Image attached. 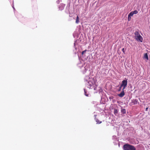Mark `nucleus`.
Wrapping results in <instances>:
<instances>
[{"label":"nucleus","instance_id":"obj_1","mask_svg":"<svg viewBox=\"0 0 150 150\" xmlns=\"http://www.w3.org/2000/svg\"><path fill=\"white\" fill-rule=\"evenodd\" d=\"M85 80L86 81V85L88 88L90 89L93 88L94 90H96L97 86L95 80L93 78H90L87 76L86 77Z\"/></svg>","mask_w":150,"mask_h":150},{"label":"nucleus","instance_id":"obj_2","mask_svg":"<svg viewBox=\"0 0 150 150\" xmlns=\"http://www.w3.org/2000/svg\"><path fill=\"white\" fill-rule=\"evenodd\" d=\"M135 39L138 42H142L143 38L140 35L139 33L137 31L134 33Z\"/></svg>","mask_w":150,"mask_h":150},{"label":"nucleus","instance_id":"obj_3","mask_svg":"<svg viewBox=\"0 0 150 150\" xmlns=\"http://www.w3.org/2000/svg\"><path fill=\"white\" fill-rule=\"evenodd\" d=\"M124 150H136V148L134 146L128 144H126L124 145Z\"/></svg>","mask_w":150,"mask_h":150},{"label":"nucleus","instance_id":"obj_4","mask_svg":"<svg viewBox=\"0 0 150 150\" xmlns=\"http://www.w3.org/2000/svg\"><path fill=\"white\" fill-rule=\"evenodd\" d=\"M127 80H124L122 81V83L121 84V87H123V88L122 90H124L125 88L127 85Z\"/></svg>","mask_w":150,"mask_h":150},{"label":"nucleus","instance_id":"obj_5","mask_svg":"<svg viewBox=\"0 0 150 150\" xmlns=\"http://www.w3.org/2000/svg\"><path fill=\"white\" fill-rule=\"evenodd\" d=\"M138 100L137 99H133L132 101V105H135L137 103Z\"/></svg>","mask_w":150,"mask_h":150},{"label":"nucleus","instance_id":"obj_6","mask_svg":"<svg viewBox=\"0 0 150 150\" xmlns=\"http://www.w3.org/2000/svg\"><path fill=\"white\" fill-rule=\"evenodd\" d=\"M122 90V91L121 93L120 94H118V96L120 97H122L125 95L124 90Z\"/></svg>","mask_w":150,"mask_h":150},{"label":"nucleus","instance_id":"obj_7","mask_svg":"<svg viewBox=\"0 0 150 150\" xmlns=\"http://www.w3.org/2000/svg\"><path fill=\"white\" fill-rule=\"evenodd\" d=\"M65 6V5L64 4H61L59 7V9L61 10H62L63 9Z\"/></svg>","mask_w":150,"mask_h":150},{"label":"nucleus","instance_id":"obj_8","mask_svg":"<svg viewBox=\"0 0 150 150\" xmlns=\"http://www.w3.org/2000/svg\"><path fill=\"white\" fill-rule=\"evenodd\" d=\"M85 71H83V74H85L86 72H87V71L88 70V66H86L84 67Z\"/></svg>","mask_w":150,"mask_h":150},{"label":"nucleus","instance_id":"obj_9","mask_svg":"<svg viewBox=\"0 0 150 150\" xmlns=\"http://www.w3.org/2000/svg\"><path fill=\"white\" fill-rule=\"evenodd\" d=\"M144 58L146 59L147 60L149 59L148 57L147 53H145L144 56Z\"/></svg>","mask_w":150,"mask_h":150},{"label":"nucleus","instance_id":"obj_10","mask_svg":"<svg viewBox=\"0 0 150 150\" xmlns=\"http://www.w3.org/2000/svg\"><path fill=\"white\" fill-rule=\"evenodd\" d=\"M121 112L123 114H125L126 112L125 109H124L121 110Z\"/></svg>","mask_w":150,"mask_h":150},{"label":"nucleus","instance_id":"obj_11","mask_svg":"<svg viewBox=\"0 0 150 150\" xmlns=\"http://www.w3.org/2000/svg\"><path fill=\"white\" fill-rule=\"evenodd\" d=\"M79 18L78 16H77L76 20V23H78L79 22Z\"/></svg>","mask_w":150,"mask_h":150},{"label":"nucleus","instance_id":"obj_12","mask_svg":"<svg viewBox=\"0 0 150 150\" xmlns=\"http://www.w3.org/2000/svg\"><path fill=\"white\" fill-rule=\"evenodd\" d=\"M84 89V93H85V95L87 96H89L88 94L87 93V92L86 91V90L85 89Z\"/></svg>","mask_w":150,"mask_h":150},{"label":"nucleus","instance_id":"obj_13","mask_svg":"<svg viewBox=\"0 0 150 150\" xmlns=\"http://www.w3.org/2000/svg\"><path fill=\"white\" fill-rule=\"evenodd\" d=\"M133 14H137L138 13V11H137L135 10L133 11H132Z\"/></svg>","mask_w":150,"mask_h":150},{"label":"nucleus","instance_id":"obj_14","mask_svg":"<svg viewBox=\"0 0 150 150\" xmlns=\"http://www.w3.org/2000/svg\"><path fill=\"white\" fill-rule=\"evenodd\" d=\"M133 15V13H132V11L129 13V14L128 15V16L131 17V16H132Z\"/></svg>","mask_w":150,"mask_h":150},{"label":"nucleus","instance_id":"obj_15","mask_svg":"<svg viewBox=\"0 0 150 150\" xmlns=\"http://www.w3.org/2000/svg\"><path fill=\"white\" fill-rule=\"evenodd\" d=\"M96 121L97 123L99 124L101 123L102 122L101 121L100 122L99 120L98 119L96 120Z\"/></svg>","mask_w":150,"mask_h":150},{"label":"nucleus","instance_id":"obj_16","mask_svg":"<svg viewBox=\"0 0 150 150\" xmlns=\"http://www.w3.org/2000/svg\"><path fill=\"white\" fill-rule=\"evenodd\" d=\"M118 112L117 110V109H115L114 110V114L117 113Z\"/></svg>","mask_w":150,"mask_h":150},{"label":"nucleus","instance_id":"obj_17","mask_svg":"<svg viewBox=\"0 0 150 150\" xmlns=\"http://www.w3.org/2000/svg\"><path fill=\"white\" fill-rule=\"evenodd\" d=\"M131 19V17L128 16V21H130Z\"/></svg>","mask_w":150,"mask_h":150},{"label":"nucleus","instance_id":"obj_18","mask_svg":"<svg viewBox=\"0 0 150 150\" xmlns=\"http://www.w3.org/2000/svg\"><path fill=\"white\" fill-rule=\"evenodd\" d=\"M86 50L83 51L82 52V53H81L82 54V55L84 53H85L86 52Z\"/></svg>","mask_w":150,"mask_h":150},{"label":"nucleus","instance_id":"obj_19","mask_svg":"<svg viewBox=\"0 0 150 150\" xmlns=\"http://www.w3.org/2000/svg\"><path fill=\"white\" fill-rule=\"evenodd\" d=\"M122 50L123 52L124 53H125V49H124V48H123L122 49Z\"/></svg>","mask_w":150,"mask_h":150},{"label":"nucleus","instance_id":"obj_20","mask_svg":"<svg viewBox=\"0 0 150 150\" xmlns=\"http://www.w3.org/2000/svg\"><path fill=\"white\" fill-rule=\"evenodd\" d=\"M121 88L122 87H121V86H120V88H119V89L118 90V91H120L121 90Z\"/></svg>","mask_w":150,"mask_h":150},{"label":"nucleus","instance_id":"obj_21","mask_svg":"<svg viewBox=\"0 0 150 150\" xmlns=\"http://www.w3.org/2000/svg\"><path fill=\"white\" fill-rule=\"evenodd\" d=\"M148 109V108H146V111H147Z\"/></svg>","mask_w":150,"mask_h":150},{"label":"nucleus","instance_id":"obj_22","mask_svg":"<svg viewBox=\"0 0 150 150\" xmlns=\"http://www.w3.org/2000/svg\"><path fill=\"white\" fill-rule=\"evenodd\" d=\"M13 7V9L14 10V9H15V8H14V7Z\"/></svg>","mask_w":150,"mask_h":150}]
</instances>
